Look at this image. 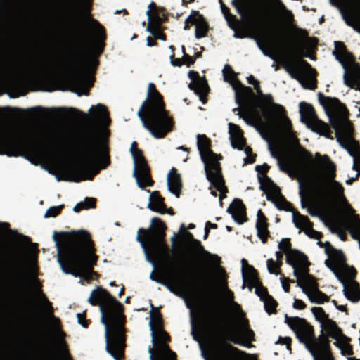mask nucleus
<instances>
[{
	"mask_svg": "<svg viewBox=\"0 0 360 360\" xmlns=\"http://www.w3.org/2000/svg\"><path fill=\"white\" fill-rule=\"evenodd\" d=\"M89 112L93 135L79 144L72 160L51 151L43 155L44 168L54 174L58 181L91 180L100 169L109 165L106 141L110 124L108 110L104 105L98 104L92 106Z\"/></svg>",
	"mask_w": 360,
	"mask_h": 360,
	"instance_id": "1",
	"label": "nucleus"
},
{
	"mask_svg": "<svg viewBox=\"0 0 360 360\" xmlns=\"http://www.w3.org/2000/svg\"><path fill=\"white\" fill-rule=\"evenodd\" d=\"M88 39L85 34L74 32L70 39L69 56L55 62H41L30 67V77L41 80L68 79L72 81L73 91L79 96L87 94L92 80L87 77L86 73L94 71L98 63L95 58H82Z\"/></svg>",
	"mask_w": 360,
	"mask_h": 360,
	"instance_id": "2",
	"label": "nucleus"
},
{
	"mask_svg": "<svg viewBox=\"0 0 360 360\" xmlns=\"http://www.w3.org/2000/svg\"><path fill=\"white\" fill-rule=\"evenodd\" d=\"M311 311L315 319L320 323L322 330L326 336L322 335L319 340L314 337L313 329L303 319L286 316V322L295 333L299 340L305 345L311 352L314 360H333L329 350L328 336L335 340V344L344 355L352 354L350 339L342 333L336 323L328 317L321 307H312Z\"/></svg>",
	"mask_w": 360,
	"mask_h": 360,
	"instance_id": "3",
	"label": "nucleus"
},
{
	"mask_svg": "<svg viewBox=\"0 0 360 360\" xmlns=\"http://www.w3.org/2000/svg\"><path fill=\"white\" fill-rule=\"evenodd\" d=\"M53 240L58 250V262L65 274H70L89 283L96 274L93 266L96 262V256L90 236L88 232L79 231L69 234L62 244L58 240L57 233L53 234Z\"/></svg>",
	"mask_w": 360,
	"mask_h": 360,
	"instance_id": "4",
	"label": "nucleus"
},
{
	"mask_svg": "<svg viewBox=\"0 0 360 360\" xmlns=\"http://www.w3.org/2000/svg\"><path fill=\"white\" fill-rule=\"evenodd\" d=\"M195 243L199 245L204 259L210 264L212 281L233 314V326L224 331L225 339L235 344L251 347L250 342L253 340L254 333L249 328L248 320L245 317L240 306L233 300V292L227 288L226 272L219 265L220 257L205 250L198 241L195 240Z\"/></svg>",
	"mask_w": 360,
	"mask_h": 360,
	"instance_id": "5",
	"label": "nucleus"
},
{
	"mask_svg": "<svg viewBox=\"0 0 360 360\" xmlns=\"http://www.w3.org/2000/svg\"><path fill=\"white\" fill-rule=\"evenodd\" d=\"M88 302L92 305H99L101 321L105 326L107 352L115 360H121L125 347L122 304L108 291L99 287L91 291Z\"/></svg>",
	"mask_w": 360,
	"mask_h": 360,
	"instance_id": "6",
	"label": "nucleus"
},
{
	"mask_svg": "<svg viewBox=\"0 0 360 360\" xmlns=\"http://www.w3.org/2000/svg\"><path fill=\"white\" fill-rule=\"evenodd\" d=\"M319 101L335 131L338 141L353 157L352 168L356 173L354 177L346 180V184H351L360 174V150L356 148V141L352 137L353 129L347 118L346 109L338 99L326 97L321 94H319Z\"/></svg>",
	"mask_w": 360,
	"mask_h": 360,
	"instance_id": "7",
	"label": "nucleus"
},
{
	"mask_svg": "<svg viewBox=\"0 0 360 360\" xmlns=\"http://www.w3.org/2000/svg\"><path fill=\"white\" fill-rule=\"evenodd\" d=\"M138 115L145 128L155 138L164 137L173 127L172 119L164 108L162 96L152 83L148 84L147 98Z\"/></svg>",
	"mask_w": 360,
	"mask_h": 360,
	"instance_id": "8",
	"label": "nucleus"
},
{
	"mask_svg": "<svg viewBox=\"0 0 360 360\" xmlns=\"http://www.w3.org/2000/svg\"><path fill=\"white\" fill-rule=\"evenodd\" d=\"M278 248L285 252L287 263L293 268L297 285L307 295L310 302L322 304L325 301H328V297L318 289L314 278L308 274L306 257L297 250H291L288 239H282L278 244Z\"/></svg>",
	"mask_w": 360,
	"mask_h": 360,
	"instance_id": "9",
	"label": "nucleus"
},
{
	"mask_svg": "<svg viewBox=\"0 0 360 360\" xmlns=\"http://www.w3.org/2000/svg\"><path fill=\"white\" fill-rule=\"evenodd\" d=\"M34 142L32 131L23 126L0 120V154L18 156Z\"/></svg>",
	"mask_w": 360,
	"mask_h": 360,
	"instance_id": "10",
	"label": "nucleus"
},
{
	"mask_svg": "<svg viewBox=\"0 0 360 360\" xmlns=\"http://www.w3.org/2000/svg\"><path fill=\"white\" fill-rule=\"evenodd\" d=\"M197 146L205 165L207 179L210 183V193L217 197V191L219 192V200H221L227 189L221 173L220 158L210 150V141L205 135L197 136Z\"/></svg>",
	"mask_w": 360,
	"mask_h": 360,
	"instance_id": "11",
	"label": "nucleus"
},
{
	"mask_svg": "<svg viewBox=\"0 0 360 360\" xmlns=\"http://www.w3.org/2000/svg\"><path fill=\"white\" fill-rule=\"evenodd\" d=\"M151 226L154 228V231L139 229L136 240L143 250L146 260L155 266L156 261L167 255V248L159 236L165 229L164 223L154 217L151 219Z\"/></svg>",
	"mask_w": 360,
	"mask_h": 360,
	"instance_id": "12",
	"label": "nucleus"
},
{
	"mask_svg": "<svg viewBox=\"0 0 360 360\" xmlns=\"http://www.w3.org/2000/svg\"><path fill=\"white\" fill-rule=\"evenodd\" d=\"M162 320L158 310L150 313L149 323L154 348H149L150 360H176V355L167 345L169 338L162 328Z\"/></svg>",
	"mask_w": 360,
	"mask_h": 360,
	"instance_id": "13",
	"label": "nucleus"
},
{
	"mask_svg": "<svg viewBox=\"0 0 360 360\" xmlns=\"http://www.w3.org/2000/svg\"><path fill=\"white\" fill-rule=\"evenodd\" d=\"M172 292L183 298L188 308L193 314V303L191 301L193 297V290L188 280L184 274L176 269H169L162 282Z\"/></svg>",
	"mask_w": 360,
	"mask_h": 360,
	"instance_id": "14",
	"label": "nucleus"
},
{
	"mask_svg": "<svg viewBox=\"0 0 360 360\" xmlns=\"http://www.w3.org/2000/svg\"><path fill=\"white\" fill-rule=\"evenodd\" d=\"M6 278L10 283L16 288H23L30 280L33 283L37 284V267L30 264L28 273L27 274L20 260L18 259L15 265L9 266L6 272Z\"/></svg>",
	"mask_w": 360,
	"mask_h": 360,
	"instance_id": "15",
	"label": "nucleus"
},
{
	"mask_svg": "<svg viewBox=\"0 0 360 360\" xmlns=\"http://www.w3.org/2000/svg\"><path fill=\"white\" fill-rule=\"evenodd\" d=\"M130 152L134 160L133 176L136 179L138 186L141 188L150 186L153 181L150 176L149 168L142 152L137 148L135 141L131 144Z\"/></svg>",
	"mask_w": 360,
	"mask_h": 360,
	"instance_id": "16",
	"label": "nucleus"
},
{
	"mask_svg": "<svg viewBox=\"0 0 360 360\" xmlns=\"http://www.w3.org/2000/svg\"><path fill=\"white\" fill-rule=\"evenodd\" d=\"M41 297L44 302L45 309L47 311V319L58 349V354L56 356L53 360H71L67 351L66 345L63 341L65 335L60 329L59 319L52 315L51 304L46 300L43 295H41Z\"/></svg>",
	"mask_w": 360,
	"mask_h": 360,
	"instance_id": "17",
	"label": "nucleus"
},
{
	"mask_svg": "<svg viewBox=\"0 0 360 360\" xmlns=\"http://www.w3.org/2000/svg\"><path fill=\"white\" fill-rule=\"evenodd\" d=\"M300 114L301 121L307 127L320 135L329 138L330 131L327 124L319 120L315 114L313 107L304 102L300 103Z\"/></svg>",
	"mask_w": 360,
	"mask_h": 360,
	"instance_id": "18",
	"label": "nucleus"
},
{
	"mask_svg": "<svg viewBox=\"0 0 360 360\" xmlns=\"http://www.w3.org/2000/svg\"><path fill=\"white\" fill-rule=\"evenodd\" d=\"M337 4L346 24L360 33V5L351 0H330Z\"/></svg>",
	"mask_w": 360,
	"mask_h": 360,
	"instance_id": "19",
	"label": "nucleus"
},
{
	"mask_svg": "<svg viewBox=\"0 0 360 360\" xmlns=\"http://www.w3.org/2000/svg\"><path fill=\"white\" fill-rule=\"evenodd\" d=\"M242 263V275L243 279V284L242 288L244 289L246 286L252 290L255 288L256 294L260 297L262 300H264L268 296L266 290L261 286L255 269L248 264L246 259H243Z\"/></svg>",
	"mask_w": 360,
	"mask_h": 360,
	"instance_id": "20",
	"label": "nucleus"
},
{
	"mask_svg": "<svg viewBox=\"0 0 360 360\" xmlns=\"http://www.w3.org/2000/svg\"><path fill=\"white\" fill-rule=\"evenodd\" d=\"M343 278H340L344 286V294L345 297L352 301L356 302L360 299V290L357 283L354 280L356 271L353 267L343 266L342 269Z\"/></svg>",
	"mask_w": 360,
	"mask_h": 360,
	"instance_id": "21",
	"label": "nucleus"
},
{
	"mask_svg": "<svg viewBox=\"0 0 360 360\" xmlns=\"http://www.w3.org/2000/svg\"><path fill=\"white\" fill-rule=\"evenodd\" d=\"M86 20L92 32L91 38L92 48L99 55L102 53L104 46L103 41L105 39L104 28L96 20L93 19L90 16H87Z\"/></svg>",
	"mask_w": 360,
	"mask_h": 360,
	"instance_id": "22",
	"label": "nucleus"
},
{
	"mask_svg": "<svg viewBox=\"0 0 360 360\" xmlns=\"http://www.w3.org/2000/svg\"><path fill=\"white\" fill-rule=\"evenodd\" d=\"M286 70L292 78L298 79L304 88L314 89L316 86V82L312 70H310L307 75L302 72L297 65L288 61L285 65Z\"/></svg>",
	"mask_w": 360,
	"mask_h": 360,
	"instance_id": "23",
	"label": "nucleus"
},
{
	"mask_svg": "<svg viewBox=\"0 0 360 360\" xmlns=\"http://www.w3.org/2000/svg\"><path fill=\"white\" fill-rule=\"evenodd\" d=\"M234 5L242 18L252 24L257 25L259 21V13L255 5L248 0H240Z\"/></svg>",
	"mask_w": 360,
	"mask_h": 360,
	"instance_id": "24",
	"label": "nucleus"
},
{
	"mask_svg": "<svg viewBox=\"0 0 360 360\" xmlns=\"http://www.w3.org/2000/svg\"><path fill=\"white\" fill-rule=\"evenodd\" d=\"M184 30H187L190 28V25L195 27V37L200 39L205 37L208 30V25L205 21L202 15L197 11H193L191 14L186 18L185 22Z\"/></svg>",
	"mask_w": 360,
	"mask_h": 360,
	"instance_id": "25",
	"label": "nucleus"
},
{
	"mask_svg": "<svg viewBox=\"0 0 360 360\" xmlns=\"http://www.w3.org/2000/svg\"><path fill=\"white\" fill-rule=\"evenodd\" d=\"M292 219L295 226L302 231L309 238L319 239L321 236L320 232L313 229L312 224L309 221L307 217L302 215L298 212H294Z\"/></svg>",
	"mask_w": 360,
	"mask_h": 360,
	"instance_id": "26",
	"label": "nucleus"
},
{
	"mask_svg": "<svg viewBox=\"0 0 360 360\" xmlns=\"http://www.w3.org/2000/svg\"><path fill=\"white\" fill-rule=\"evenodd\" d=\"M188 77L191 80V82L189 84L190 89L199 96L200 100L202 103H205V95L208 92L207 82L203 78L200 77L198 72L195 71H190Z\"/></svg>",
	"mask_w": 360,
	"mask_h": 360,
	"instance_id": "27",
	"label": "nucleus"
},
{
	"mask_svg": "<svg viewBox=\"0 0 360 360\" xmlns=\"http://www.w3.org/2000/svg\"><path fill=\"white\" fill-rule=\"evenodd\" d=\"M266 195L269 200H271L277 207L281 210H288L290 207L288 203L282 196L280 189L274 184H271L266 190Z\"/></svg>",
	"mask_w": 360,
	"mask_h": 360,
	"instance_id": "28",
	"label": "nucleus"
},
{
	"mask_svg": "<svg viewBox=\"0 0 360 360\" xmlns=\"http://www.w3.org/2000/svg\"><path fill=\"white\" fill-rule=\"evenodd\" d=\"M229 133L232 147L233 148L242 150L245 147V139L238 126L229 123Z\"/></svg>",
	"mask_w": 360,
	"mask_h": 360,
	"instance_id": "29",
	"label": "nucleus"
},
{
	"mask_svg": "<svg viewBox=\"0 0 360 360\" xmlns=\"http://www.w3.org/2000/svg\"><path fill=\"white\" fill-rule=\"evenodd\" d=\"M148 207L150 210L160 214L167 212L170 215L173 214L171 209H165V204L163 203V198L160 197L156 191L150 193Z\"/></svg>",
	"mask_w": 360,
	"mask_h": 360,
	"instance_id": "30",
	"label": "nucleus"
},
{
	"mask_svg": "<svg viewBox=\"0 0 360 360\" xmlns=\"http://www.w3.org/2000/svg\"><path fill=\"white\" fill-rule=\"evenodd\" d=\"M167 181L169 191L176 197H179L181 188V179L180 174L176 172L175 168H172L169 172Z\"/></svg>",
	"mask_w": 360,
	"mask_h": 360,
	"instance_id": "31",
	"label": "nucleus"
},
{
	"mask_svg": "<svg viewBox=\"0 0 360 360\" xmlns=\"http://www.w3.org/2000/svg\"><path fill=\"white\" fill-rule=\"evenodd\" d=\"M228 212L231 214L233 219L241 224L245 221V207L240 200L236 199L230 205Z\"/></svg>",
	"mask_w": 360,
	"mask_h": 360,
	"instance_id": "32",
	"label": "nucleus"
},
{
	"mask_svg": "<svg viewBox=\"0 0 360 360\" xmlns=\"http://www.w3.org/2000/svg\"><path fill=\"white\" fill-rule=\"evenodd\" d=\"M344 81L348 86L358 89L360 86V66L354 65L350 70H346Z\"/></svg>",
	"mask_w": 360,
	"mask_h": 360,
	"instance_id": "33",
	"label": "nucleus"
},
{
	"mask_svg": "<svg viewBox=\"0 0 360 360\" xmlns=\"http://www.w3.org/2000/svg\"><path fill=\"white\" fill-rule=\"evenodd\" d=\"M257 219L256 223V228L257 231V236L261 239L262 243H264L269 236L268 224L266 221V218L265 217L264 214L260 210L257 211Z\"/></svg>",
	"mask_w": 360,
	"mask_h": 360,
	"instance_id": "34",
	"label": "nucleus"
},
{
	"mask_svg": "<svg viewBox=\"0 0 360 360\" xmlns=\"http://www.w3.org/2000/svg\"><path fill=\"white\" fill-rule=\"evenodd\" d=\"M148 24L146 30H150L153 28H158L160 27L162 18L155 9V6L153 3L148 5V9L146 12Z\"/></svg>",
	"mask_w": 360,
	"mask_h": 360,
	"instance_id": "35",
	"label": "nucleus"
},
{
	"mask_svg": "<svg viewBox=\"0 0 360 360\" xmlns=\"http://www.w3.org/2000/svg\"><path fill=\"white\" fill-rule=\"evenodd\" d=\"M335 49L338 52L337 58L341 62H346L347 63H350L352 62V56L347 52L344 44L342 42L335 41Z\"/></svg>",
	"mask_w": 360,
	"mask_h": 360,
	"instance_id": "36",
	"label": "nucleus"
},
{
	"mask_svg": "<svg viewBox=\"0 0 360 360\" xmlns=\"http://www.w3.org/2000/svg\"><path fill=\"white\" fill-rule=\"evenodd\" d=\"M272 3L278 12L282 15L283 18L288 22H291L292 20V14L290 11L287 9L285 5L281 0H272Z\"/></svg>",
	"mask_w": 360,
	"mask_h": 360,
	"instance_id": "37",
	"label": "nucleus"
},
{
	"mask_svg": "<svg viewBox=\"0 0 360 360\" xmlns=\"http://www.w3.org/2000/svg\"><path fill=\"white\" fill-rule=\"evenodd\" d=\"M219 2H220L221 12L224 14V18H226L229 26L234 30H236L238 25V22L237 19L236 18V17L234 15L229 13V8L224 5V4L222 2L221 0H219Z\"/></svg>",
	"mask_w": 360,
	"mask_h": 360,
	"instance_id": "38",
	"label": "nucleus"
},
{
	"mask_svg": "<svg viewBox=\"0 0 360 360\" xmlns=\"http://www.w3.org/2000/svg\"><path fill=\"white\" fill-rule=\"evenodd\" d=\"M182 51L184 53L183 59H174V55L172 54L171 58V63L173 65L181 66L183 63L189 66L194 63V59L185 53V47L182 46Z\"/></svg>",
	"mask_w": 360,
	"mask_h": 360,
	"instance_id": "39",
	"label": "nucleus"
},
{
	"mask_svg": "<svg viewBox=\"0 0 360 360\" xmlns=\"http://www.w3.org/2000/svg\"><path fill=\"white\" fill-rule=\"evenodd\" d=\"M95 200L94 198H86L84 201L78 202L74 207L73 211L78 212L84 209H89L94 207Z\"/></svg>",
	"mask_w": 360,
	"mask_h": 360,
	"instance_id": "40",
	"label": "nucleus"
},
{
	"mask_svg": "<svg viewBox=\"0 0 360 360\" xmlns=\"http://www.w3.org/2000/svg\"><path fill=\"white\" fill-rule=\"evenodd\" d=\"M282 264V262H278L277 261L274 260L273 259H269L266 261V266L268 271L271 274L279 275L280 273V267Z\"/></svg>",
	"mask_w": 360,
	"mask_h": 360,
	"instance_id": "41",
	"label": "nucleus"
},
{
	"mask_svg": "<svg viewBox=\"0 0 360 360\" xmlns=\"http://www.w3.org/2000/svg\"><path fill=\"white\" fill-rule=\"evenodd\" d=\"M264 307L267 312H273L276 307V301L270 296H266L264 300Z\"/></svg>",
	"mask_w": 360,
	"mask_h": 360,
	"instance_id": "42",
	"label": "nucleus"
},
{
	"mask_svg": "<svg viewBox=\"0 0 360 360\" xmlns=\"http://www.w3.org/2000/svg\"><path fill=\"white\" fill-rule=\"evenodd\" d=\"M63 207V205L49 207L44 214L45 218L54 217L57 216Z\"/></svg>",
	"mask_w": 360,
	"mask_h": 360,
	"instance_id": "43",
	"label": "nucleus"
},
{
	"mask_svg": "<svg viewBox=\"0 0 360 360\" xmlns=\"http://www.w3.org/2000/svg\"><path fill=\"white\" fill-rule=\"evenodd\" d=\"M256 41H257L258 47L263 52V53L265 56H270V53L268 51V47H267L266 43L264 40H262V39H257V38L256 39Z\"/></svg>",
	"mask_w": 360,
	"mask_h": 360,
	"instance_id": "44",
	"label": "nucleus"
},
{
	"mask_svg": "<svg viewBox=\"0 0 360 360\" xmlns=\"http://www.w3.org/2000/svg\"><path fill=\"white\" fill-rule=\"evenodd\" d=\"M147 31L149 32L150 33H151V34H153V36L155 39L165 40L164 35L162 34V33L160 31V27H158V28H153L150 30H147Z\"/></svg>",
	"mask_w": 360,
	"mask_h": 360,
	"instance_id": "45",
	"label": "nucleus"
},
{
	"mask_svg": "<svg viewBox=\"0 0 360 360\" xmlns=\"http://www.w3.org/2000/svg\"><path fill=\"white\" fill-rule=\"evenodd\" d=\"M317 41L315 39H307L304 43V46L308 49L309 52L311 51L316 46Z\"/></svg>",
	"mask_w": 360,
	"mask_h": 360,
	"instance_id": "46",
	"label": "nucleus"
},
{
	"mask_svg": "<svg viewBox=\"0 0 360 360\" xmlns=\"http://www.w3.org/2000/svg\"><path fill=\"white\" fill-rule=\"evenodd\" d=\"M248 82L249 84H252L254 86V88L257 91L258 94H262V91L260 89L259 82L255 79L254 77L250 75L248 77Z\"/></svg>",
	"mask_w": 360,
	"mask_h": 360,
	"instance_id": "47",
	"label": "nucleus"
},
{
	"mask_svg": "<svg viewBox=\"0 0 360 360\" xmlns=\"http://www.w3.org/2000/svg\"><path fill=\"white\" fill-rule=\"evenodd\" d=\"M280 281L282 285V288L284 290L285 292H288L289 291L290 285L289 282L290 280L288 278H285L284 276H281Z\"/></svg>",
	"mask_w": 360,
	"mask_h": 360,
	"instance_id": "48",
	"label": "nucleus"
},
{
	"mask_svg": "<svg viewBox=\"0 0 360 360\" xmlns=\"http://www.w3.org/2000/svg\"><path fill=\"white\" fill-rule=\"evenodd\" d=\"M306 307L305 304L299 299H295L294 303H293V307L297 309H303Z\"/></svg>",
	"mask_w": 360,
	"mask_h": 360,
	"instance_id": "49",
	"label": "nucleus"
},
{
	"mask_svg": "<svg viewBox=\"0 0 360 360\" xmlns=\"http://www.w3.org/2000/svg\"><path fill=\"white\" fill-rule=\"evenodd\" d=\"M250 152H251L250 148H249V147L245 148V153L248 155V157L245 159V161L246 162H248V163H252V162H254V158H253L248 157V155L250 153Z\"/></svg>",
	"mask_w": 360,
	"mask_h": 360,
	"instance_id": "50",
	"label": "nucleus"
},
{
	"mask_svg": "<svg viewBox=\"0 0 360 360\" xmlns=\"http://www.w3.org/2000/svg\"><path fill=\"white\" fill-rule=\"evenodd\" d=\"M202 353L205 360H219L214 354L207 355L203 350Z\"/></svg>",
	"mask_w": 360,
	"mask_h": 360,
	"instance_id": "51",
	"label": "nucleus"
},
{
	"mask_svg": "<svg viewBox=\"0 0 360 360\" xmlns=\"http://www.w3.org/2000/svg\"><path fill=\"white\" fill-rule=\"evenodd\" d=\"M77 319L79 324H81L84 328L87 327V323L83 320V315L82 314H77Z\"/></svg>",
	"mask_w": 360,
	"mask_h": 360,
	"instance_id": "52",
	"label": "nucleus"
},
{
	"mask_svg": "<svg viewBox=\"0 0 360 360\" xmlns=\"http://www.w3.org/2000/svg\"><path fill=\"white\" fill-rule=\"evenodd\" d=\"M279 342L282 344L286 345L288 349H290V339L289 338H281Z\"/></svg>",
	"mask_w": 360,
	"mask_h": 360,
	"instance_id": "53",
	"label": "nucleus"
},
{
	"mask_svg": "<svg viewBox=\"0 0 360 360\" xmlns=\"http://www.w3.org/2000/svg\"><path fill=\"white\" fill-rule=\"evenodd\" d=\"M216 227H217L216 224H212L210 222H207L206 224V226H205V237H206L207 236L210 228L215 229Z\"/></svg>",
	"mask_w": 360,
	"mask_h": 360,
	"instance_id": "54",
	"label": "nucleus"
},
{
	"mask_svg": "<svg viewBox=\"0 0 360 360\" xmlns=\"http://www.w3.org/2000/svg\"><path fill=\"white\" fill-rule=\"evenodd\" d=\"M146 41H147V45L148 46H152L155 44L154 40L150 37H148L146 39Z\"/></svg>",
	"mask_w": 360,
	"mask_h": 360,
	"instance_id": "55",
	"label": "nucleus"
},
{
	"mask_svg": "<svg viewBox=\"0 0 360 360\" xmlns=\"http://www.w3.org/2000/svg\"><path fill=\"white\" fill-rule=\"evenodd\" d=\"M282 257H283V255L281 252H276V259L275 261H277L278 262H281Z\"/></svg>",
	"mask_w": 360,
	"mask_h": 360,
	"instance_id": "56",
	"label": "nucleus"
},
{
	"mask_svg": "<svg viewBox=\"0 0 360 360\" xmlns=\"http://www.w3.org/2000/svg\"><path fill=\"white\" fill-rule=\"evenodd\" d=\"M8 224L6 223L0 224V230L6 231L8 229Z\"/></svg>",
	"mask_w": 360,
	"mask_h": 360,
	"instance_id": "57",
	"label": "nucleus"
},
{
	"mask_svg": "<svg viewBox=\"0 0 360 360\" xmlns=\"http://www.w3.org/2000/svg\"><path fill=\"white\" fill-rule=\"evenodd\" d=\"M70 4H69V8L71 11H75V4H73V0H70Z\"/></svg>",
	"mask_w": 360,
	"mask_h": 360,
	"instance_id": "58",
	"label": "nucleus"
},
{
	"mask_svg": "<svg viewBox=\"0 0 360 360\" xmlns=\"http://www.w3.org/2000/svg\"><path fill=\"white\" fill-rule=\"evenodd\" d=\"M336 307L342 311H344L345 310V307L344 305L336 306Z\"/></svg>",
	"mask_w": 360,
	"mask_h": 360,
	"instance_id": "59",
	"label": "nucleus"
},
{
	"mask_svg": "<svg viewBox=\"0 0 360 360\" xmlns=\"http://www.w3.org/2000/svg\"><path fill=\"white\" fill-rule=\"evenodd\" d=\"M150 278L152 280H154V281H158L156 278H154V271L150 274Z\"/></svg>",
	"mask_w": 360,
	"mask_h": 360,
	"instance_id": "60",
	"label": "nucleus"
},
{
	"mask_svg": "<svg viewBox=\"0 0 360 360\" xmlns=\"http://www.w3.org/2000/svg\"><path fill=\"white\" fill-rule=\"evenodd\" d=\"M123 293H124V288H122L119 292V295L121 296Z\"/></svg>",
	"mask_w": 360,
	"mask_h": 360,
	"instance_id": "61",
	"label": "nucleus"
},
{
	"mask_svg": "<svg viewBox=\"0 0 360 360\" xmlns=\"http://www.w3.org/2000/svg\"><path fill=\"white\" fill-rule=\"evenodd\" d=\"M229 347H230V349H231V350H233V351H235V352H238V351L236 348L233 347H231V346H229Z\"/></svg>",
	"mask_w": 360,
	"mask_h": 360,
	"instance_id": "62",
	"label": "nucleus"
},
{
	"mask_svg": "<svg viewBox=\"0 0 360 360\" xmlns=\"http://www.w3.org/2000/svg\"><path fill=\"white\" fill-rule=\"evenodd\" d=\"M194 227H195V225H194V224H189V226H188V229H193Z\"/></svg>",
	"mask_w": 360,
	"mask_h": 360,
	"instance_id": "63",
	"label": "nucleus"
},
{
	"mask_svg": "<svg viewBox=\"0 0 360 360\" xmlns=\"http://www.w3.org/2000/svg\"><path fill=\"white\" fill-rule=\"evenodd\" d=\"M85 4H90L91 1V0H84Z\"/></svg>",
	"mask_w": 360,
	"mask_h": 360,
	"instance_id": "64",
	"label": "nucleus"
}]
</instances>
